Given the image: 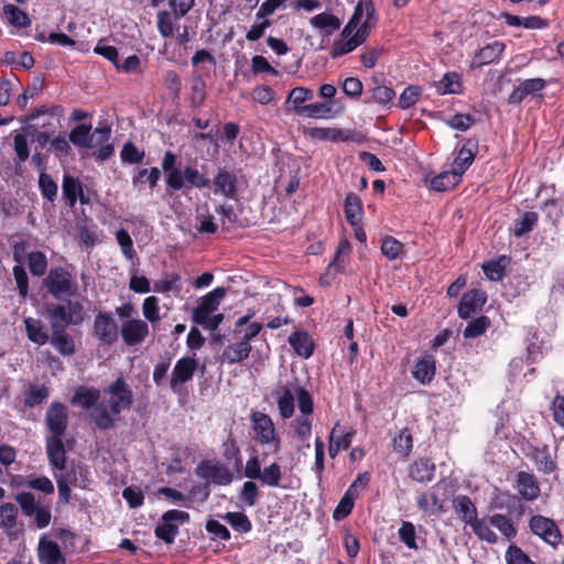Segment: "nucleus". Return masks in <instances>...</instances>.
<instances>
[{
    "instance_id": "6e6552de",
    "label": "nucleus",
    "mask_w": 564,
    "mask_h": 564,
    "mask_svg": "<svg viewBox=\"0 0 564 564\" xmlns=\"http://www.w3.org/2000/svg\"><path fill=\"white\" fill-rule=\"evenodd\" d=\"M111 130L109 127H97L91 132L90 124H78L69 133V141L76 147L85 149H94L97 145L107 143L110 138Z\"/></svg>"
},
{
    "instance_id": "0eeeda50",
    "label": "nucleus",
    "mask_w": 564,
    "mask_h": 564,
    "mask_svg": "<svg viewBox=\"0 0 564 564\" xmlns=\"http://www.w3.org/2000/svg\"><path fill=\"white\" fill-rule=\"evenodd\" d=\"M300 414L293 421L294 437L305 442L312 435L314 403L311 393L303 387L295 388Z\"/></svg>"
},
{
    "instance_id": "dca6fc26",
    "label": "nucleus",
    "mask_w": 564,
    "mask_h": 564,
    "mask_svg": "<svg viewBox=\"0 0 564 564\" xmlns=\"http://www.w3.org/2000/svg\"><path fill=\"white\" fill-rule=\"evenodd\" d=\"M94 332L102 345H112L118 340V326L110 313L99 312L96 315Z\"/></svg>"
},
{
    "instance_id": "a878e982",
    "label": "nucleus",
    "mask_w": 564,
    "mask_h": 564,
    "mask_svg": "<svg viewBox=\"0 0 564 564\" xmlns=\"http://www.w3.org/2000/svg\"><path fill=\"white\" fill-rule=\"evenodd\" d=\"M476 147V142H474L473 140H467L458 151L453 162L452 171L454 173H457L460 180L463 174L468 170V167L475 160Z\"/></svg>"
},
{
    "instance_id": "a211bd4d",
    "label": "nucleus",
    "mask_w": 564,
    "mask_h": 564,
    "mask_svg": "<svg viewBox=\"0 0 564 564\" xmlns=\"http://www.w3.org/2000/svg\"><path fill=\"white\" fill-rule=\"evenodd\" d=\"M196 474L207 481L220 486L229 485L234 478L232 473L228 468L210 462H204L198 465Z\"/></svg>"
},
{
    "instance_id": "69168bd1",
    "label": "nucleus",
    "mask_w": 564,
    "mask_h": 564,
    "mask_svg": "<svg viewBox=\"0 0 564 564\" xmlns=\"http://www.w3.org/2000/svg\"><path fill=\"white\" fill-rule=\"evenodd\" d=\"M206 85L203 80V78L197 75L192 79V87H191V104L194 107H199L203 105L206 91H205Z\"/></svg>"
},
{
    "instance_id": "9b49d317",
    "label": "nucleus",
    "mask_w": 564,
    "mask_h": 564,
    "mask_svg": "<svg viewBox=\"0 0 564 564\" xmlns=\"http://www.w3.org/2000/svg\"><path fill=\"white\" fill-rule=\"evenodd\" d=\"M51 319L63 324L78 325L83 322V305L79 302L67 301L66 304H52L47 307Z\"/></svg>"
},
{
    "instance_id": "2eb2a0df",
    "label": "nucleus",
    "mask_w": 564,
    "mask_h": 564,
    "mask_svg": "<svg viewBox=\"0 0 564 564\" xmlns=\"http://www.w3.org/2000/svg\"><path fill=\"white\" fill-rule=\"evenodd\" d=\"M213 193L228 199H236L238 196V177L226 167L218 169L213 182Z\"/></svg>"
},
{
    "instance_id": "473e14b6",
    "label": "nucleus",
    "mask_w": 564,
    "mask_h": 564,
    "mask_svg": "<svg viewBox=\"0 0 564 564\" xmlns=\"http://www.w3.org/2000/svg\"><path fill=\"white\" fill-rule=\"evenodd\" d=\"M435 466L427 458H419L409 467V476L417 482L431 481L434 477Z\"/></svg>"
},
{
    "instance_id": "aec40b11",
    "label": "nucleus",
    "mask_w": 564,
    "mask_h": 564,
    "mask_svg": "<svg viewBox=\"0 0 564 564\" xmlns=\"http://www.w3.org/2000/svg\"><path fill=\"white\" fill-rule=\"evenodd\" d=\"M46 454L51 466L58 470L66 467V451L63 443V436H46Z\"/></svg>"
},
{
    "instance_id": "ea45409f",
    "label": "nucleus",
    "mask_w": 564,
    "mask_h": 564,
    "mask_svg": "<svg viewBox=\"0 0 564 564\" xmlns=\"http://www.w3.org/2000/svg\"><path fill=\"white\" fill-rule=\"evenodd\" d=\"M184 181V187L186 188H206L212 186V182L204 174H202L196 167L185 166L182 171Z\"/></svg>"
},
{
    "instance_id": "c03bdc74",
    "label": "nucleus",
    "mask_w": 564,
    "mask_h": 564,
    "mask_svg": "<svg viewBox=\"0 0 564 564\" xmlns=\"http://www.w3.org/2000/svg\"><path fill=\"white\" fill-rule=\"evenodd\" d=\"M436 91L440 95L459 94L462 91L460 77L457 73H446L442 79L435 83Z\"/></svg>"
},
{
    "instance_id": "79ce46f5",
    "label": "nucleus",
    "mask_w": 564,
    "mask_h": 564,
    "mask_svg": "<svg viewBox=\"0 0 564 564\" xmlns=\"http://www.w3.org/2000/svg\"><path fill=\"white\" fill-rule=\"evenodd\" d=\"M310 24L324 31L326 34H332L340 26V21L337 17L330 13H319L311 18Z\"/></svg>"
},
{
    "instance_id": "39448f33",
    "label": "nucleus",
    "mask_w": 564,
    "mask_h": 564,
    "mask_svg": "<svg viewBox=\"0 0 564 564\" xmlns=\"http://www.w3.org/2000/svg\"><path fill=\"white\" fill-rule=\"evenodd\" d=\"M262 455L250 456L245 466V476L252 480H259L262 486L270 488L288 489L285 477L282 471V466L272 462L262 468Z\"/></svg>"
},
{
    "instance_id": "4c0bfd02",
    "label": "nucleus",
    "mask_w": 564,
    "mask_h": 564,
    "mask_svg": "<svg viewBox=\"0 0 564 564\" xmlns=\"http://www.w3.org/2000/svg\"><path fill=\"white\" fill-rule=\"evenodd\" d=\"M314 98L313 90L305 87H295L291 89L285 100V105L289 106V111H293L297 115L299 108H303L305 101L312 100Z\"/></svg>"
},
{
    "instance_id": "5701e85b",
    "label": "nucleus",
    "mask_w": 564,
    "mask_h": 564,
    "mask_svg": "<svg viewBox=\"0 0 564 564\" xmlns=\"http://www.w3.org/2000/svg\"><path fill=\"white\" fill-rule=\"evenodd\" d=\"M505 48L506 45L501 41H495L487 44L475 54L471 62V67H481L498 61Z\"/></svg>"
},
{
    "instance_id": "bb28decb",
    "label": "nucleus",
    "mask_w": 564,
    "mask_h": 564,
    "mask_svg": "<svg viewBox=\"0 0 564 564\" xmlns=\"http://www.w3.org/2000/svg\"><path fill=\"white\" fill-rule=\"evenodd\" d=\"M453 510L457 514L458 519L468 525L478 518L476 506L466 495H458L454 497Z\"/></svg>"
},
{
    "instance_id": "58836bf2",
    "label": "nucleus",
    "mask_w": 564,
    "mask_h": 564,
    "mask_svg": "<svg viewBox=\"0 0 564 564\" xmlns=\"http://www.w3.org/2000/svg\"><path fill=\"white\" fill-rule=\"evenodd\" d=\"M2 11L6 21L14 28L22 29L31 24L29 15L17 6L4 4Z\"/></svg>"
},
{
    "instance_id": "4d7b16f0",
    "label": "nucleus",
    "mask_w": 564,
    "mask_h": 564,
    "mask_svg": "<svg viewBox=\"0 0 564 564\" xmlns=\"http://www.w3.org/2000/svg\"><path fill=\"white\" fill-rule=\"evenodd\" d=\"M490 326V321L487 316H480L467 324L463 335L465 338H476L481 336Z\"/></svg>"
},
{
    "instance_id": "09e8293b",
    "label": "nucleus",
    "mask_w": 564,
    "mask_h": 564,
    "mask_svg": "<svg viewBox=\"0 0 564 564\" xmlns=\"http://www.w3.org/2000/svg\"><path fill=\"white\" fill-rule=\"evenodd\" d=\"M142 314L147 323L155 325L156 323L160 322V305L159 299L156 296L151 295L143 300Z\"/></svg>"
},
{
    "instance_id": "680f3d73",
    "label": "nucleus",
    "mask_w": 564,
    "mask_h": 564,
    "mask_svg": "<svg viewBox=\"0 0 564 564\" xmlns=\"http://www.w3.org/2000/svg\"><path fill=\"white\" fill-rule=\"evenodd\" d=\"M39 187L43 197L54 202L57 196V184L47 173H41L39 177Z\"/></svg>"
},
{
    "instance_id": "bf43d9fd",
    "label": "nucleus",
    "mask_w": 564,
    "mask_h": 564,
    "mask_svg": "<svg viewBox=\"0 0 564 564\" xmlns=\"http://www.w3.org/2000/svg\"><path fill=\"white\" fill-rule=\"evenodd\" d=\"M51 345L63 356H70L75 352V344L68 334L51 336Z\"/></svg>"
},
{
    "instance_id": "ddd939ff",
    "label": "nucleus",
    "mask_w": 564,
    "mask_h": 564,
    "mask_svg": "<svg viewBox=\"0 0 564 564\" xmlns=\"http://www.w3.org/2000/svg\"><path fill=\"white\" fill-rule=\"evenodd\" d=\"M45 423L50 432L47 436H64L68 425L67 408L61 402H53L45 413Z\"/></svg>"
},
{
    "instance_id": "0e129e2a",
    "label": "nucleus",
    "mask_w": 564,
    "mask_h": 564,
    "mask_svg": "<svg viewBox=\"0 0 564 564\" xmlns=\"http://www.w3.org/2000/svg\"><path fill=\"white\" fill-rule=\"evenodd\" d=\"M538 221V215L534 212L525 213L521 219L514 223L513 232L514 236L521 237L528 232H530L535 223Z\"/></svg>"
},
{
    "instance_id": "9d476101",
    "label": "nucleus",
    "mask_w": 564,
    "mask_h": 564,
    "mask_svg": "<svg viewBox=\"0 0 564 564\" xmlns=\"http://www.w3.org/2000/svg\"><path fill=\"white\" fill-rule=\"evenodd\" d=\"M533 534L540 536L550 545H557L562 540V534L555 522L543 516H533L529 522Z\"/></svg>"
},
{
    "instance_id": "a19ab883",
    "label": "nucleus",
    "mask_w": 564,
    "mask_h": 564,
    "mask_svg": "<svg viewBox=\"0 0 564 564\" xmlns=\"http://www.w3.org/2000/svg\"><path fill=\"white\" fill-rule=\"evenodd\" d=\"M489 523L496 528L502 536L511 541L517 535V529L513 525L512 521L505 514L495 513L489 517Z\"/></svg>"
},
{
    "instance_id": "c9c22d12",
    "label": "nucleus",
    "mask_w": 564,
    "mask_h": 564,
    "mask_svg": "<svg viewBox=\"0 0 564 564\" xmlns=\"http://www.w3.org/2000/svg\"><path fill=\"white\" fill-rule=\"evenodd\" d=\"M435 362V358L432 355L422 357L415 365L413 377L423 384L431 382L436 371Z\"/></svg>"
},
{
    "instance_id": "de8ad7c7",
    "label": "nucleus",
    "mask_w": 564,
    "mask_h": 564,
    "mask_svg": "<svg viewBox=\"0 0 564 564\" xmlns=\"http://www.w3.org/2000/svg\"><path fill=\"white\" fill-rule=\"evenodd\" d=\"M417 507L429 514H436L443 510V503L434 492L422 494L417 498Z\"/></svg>"
},
{
    "instance_id": "864d4df0",
    "label": "nucleus",
    "mask_w": 564,
    "mask_h": 564,
    "mask_svg": "<svg viewBox=\"0 0 564 564\" xmlns=\"http://www.w3.org/2000/svg\"><path fill=\"white\" fill-rule=\"evenodd\" d=\"M50 394L48 388L45 386L31 384L24 394V405L33 408L42 403Z\"/></svg>"
},
{
    "instance_id": "3c124183",
    "label": "nucleus",
    "mask_w": 564,
    "mask_h": 564,
    "mask_svg": "<svg viewBox=\"0 0 564 564\" xmlns=\"http://www.w3.org/2000/svg\"><path fill=\"white\" fill-rule=\"evenodd\" d=\"M508 259L500 257L497 260H491L482 264V270L486 276L491 281H500L505 276L506 263Z\"/></svg>"
},
{
    "instance_id": "7ed1b4c3",
    "label": "nucleus",
    "mask_w": 564,
    "mask_h": 564,
    "mask_svg": "<svg viewBox=\"0 0 564 564\" xmlns=\"http://www.w3.org/2000/svg\"><path fill=\"white\" fill-rule=\"evenodd\" d=\"M253 440L263 447L262 458L278 455L282 448V442L270 415L256 411L250 415Z\"/></svg>"
},
{
    "instance_id": "2f4dec72",
    "label": "nucleus",
    "mask_w": 564,
    "mask_h": 564,
    "mask_svg": "<svg viewBox=\"0 0 564 564\" xmlns=\"http://www.w3.org/2000/svg\"><path fill=\"white\" fill-rule=\"evenodd\" d=\"M344 213L347 221L351 227L361 225L362 219V203L359 196L355 193H348L345 198Z\"/></svg>"
},
{
    "instance_id": "f257e3e1",
    "label": "nucleus",
    "mask_w": 564,
    "mask_h": 564,
    "mask_svg": "<svg viewBox=\"0 0 564 564\" xmlns=\"http://www.w3.org/2000/svg\"><path fill=\"white\" fill-rule=\"evenodd\" d=\"M100 391V401L91 409L90 419L98 429L109 430L115 425L116 416L132 405L133 392L123 377H118Z\"/></svg>"
},
{
    "instance_id": "603ef678",
    "label": "nucleus",
    "mask_w": 564,
    "mask_h": 564,
    "mask_svg": "<svg viewBox=\"0 0 564 564\" xmlns=\"http://www.w3.org/2000/svg\"><path fill=\"white\" fill-rule=\"evenodd\" d=\"M381 252L389 260H395L404 254V246L394 237L387 236L381 242Z\"/></svg>"
},
{
    "instance_id": "49530a36",
    "label": "nucleus",
    "mask_w": 564,
    "mask_h": 564,
    "mask_svg": "<svg viewBox=\"0 0 564 564\" xmlns=\"http://www.w3.org/2000/svg\"><path fill=\"white\" fill-rule=\"evenodd\" d=\"M393 449L402 457H408L412 452L413 437L408 427L400 430L397 436L392 440Z\"/></svg>"
},
{
    "instance_id": "393cba45",
    "label": "nucleus",
    "mask_w": 564,
    "mask_h": 564,
    "mask_svg": "<svg viewBox=\"0 0 564 564\" xmlns=\"http://www.w3.org/2000/svg\"><path fill=\"white\" fill-rule=\"evenodd\" d=\"M546 83L542 78H531L522 80L509 95L510 104H519L527 96L541 91L545 88Z\"/></svg>"
},
{
    "instance_id": "20e7f679",
    "label": "nucleus",
    "mask_w": 564,
    "mask_h": 564,
    "mask_svg": "<svg viewBox=\"0 0 564 564\" xmlns=\"http://www.w3.org/2000/svg\"><path fill=\"white\" fill-rule=\"evenodd\" d=\"M226 296V289L216 288L199 299L198 305L193 310L192 319L195 324L202 325L209 330H216L224 321V314H214L223 299Z\"/></svg>"
},
{
    "instance_id": "f8f14e48",
    "label": "nucleus",
    "mask_w": 564,
    "mask_h": 564,
    "mask_svg": "<svg viewBox=\"0 0 564 564\" xmlns=\"http://www.w3.org/2000/svg\"><path fill=\"white\" fill-rule=\"evenodd\" d=\"M150 334L149 324L141 318L124 321L120 327V336L127 346L142 344Z\"/></svg>"
},
{
    "instance_id": "4be33fe9",
    "label": "nucleus",
    "mask_w": 564,
    "mask_h": 564,
    "mask_svg": "<svg viewBox=\"0 0 564 564\" xmlns=\"http://www.w3.org/2000/svg\"><path fill=\"white\" fill-rule=\"evenodd\" d=\"M176 155L170 151L165 152L162 160V169L166 174V184L170 188L178 191L184 188L182 171L175 166Z\"/></svg>"
},
{
    "instance_id": "052dcab7",
    "label": "nucleus",
    "mask_w": 564,
    "mask_h": 564,
    "mask_svg": "<svg viewBox=\"0 0 564 564\" xmlns=\"http://www.w3.org/2000/svg\"><path fill=\"white\" fill-rule=\"evenodd\" d=\"M15 500L25 517H32L41 507V505L36 502L35 496L29 491L19 492L15 496Z\"/></svg>"
},
{
    "instance_id": "c756f323",
    "label": "nucleus",
    "mask_w": 564,
    "mask_h": 564,
    "mask_svg": "<svg viewBox=\"0 0 564 564\" xmlns=\"http://www.w3.org/2000/svg\"><path fill=\"white\" fill-rule=\"evenodd\" d=\"M100 397L101 391L99 389L79 387L72 398V403L90 412L94 406L98 405Z\"/></svg>"
},
{
    "instance_id": "e433bc0d",
    "label": "nucleus",
    "mask_w": 564,
    "mask_h": 564,
    "mask_svg": "<svg viewBox=\"0 0 564 564\" xmlns=\"http://www.w3.org/2000/svg\"><path fill=\"white\" fill-rule=\"evenodd\" d=\"M23 322L25 325L28 338L31 341L40 346H43L48 341L50 337L43 326V323L40 319L25 317Z\"/></svg>"
},
{
    "instance_id": "f3484780",
    "label": "nucleus",
    "mask_w": 564,
    "mask_h": 564,
    "mask_svg": "<svg viewBox=\"0 0 564 564\" xmlns=\"http://www.w3.org/2000/svg\"><path fill=\"white\" fill-rule=\"evenodd\" d=\"M487 302V294L482 290L474 289L462 296L457 313L463 319H468L477 312L481 311Z\"/></svg>"
},
{
    "instance_id": "338daca9",
    "label": "nucleus",
    "mask_w": 564,
    "mask_h": 564,
    "mask_svg": "<svg viewBox=\"0 0 564 564\" xmlns=\"http://www.w3.org/2000/svg\"><path fill=\"white\" fill-rule=\"evenodd\" d=\"M225 519L235 530L242 533L249 532L252 528L249 518L242 512H228Z\"/></svg>"
},
{
    "instance_id": "a18cd8bd",
    "label": "nucleus",
    "mask_w": 564,
    "mask_h": 564,
    "mask_svg": "<svg viewBox=\"0 0 564 564\" xmlns=\"http://www.w3.org/2000/svg\"><path fill=\"white\" fill-rule=\"evenodd\" d=\"M460 181L457 173L452 170L444 171L431 180V187L436 192H445L454 188Z\"/></svg>"
},
{
    "instance_id": "423d86ee",
    "label": "nucleus",
    "mask_w": 564,
    "mask_h": 564,
    "mask_svg": "<svg viewBox=\"0 0 564 564\" xmlns=\"http://www.w3.org/2000/svg\"><path fill=\"white\" fill-rule=\"evenodd\" d=\"M47 292L56 300H69L78 291L76 278L65 268H53L44 280Z\"/></svg>"
},
{
    "instance_id": "8fccbe9b",
    "label": "nucleus",
    "mask_w": 564,
    "mask_h": 564,
    "mask_svg": "<svg viewBox=\"0 0 564 564\" xmlns=\"http://www.w3.org/2000/svg\"><path fill=\"white\" fill-rule=\"evenodd\" d=\"M332 111V106L326 102H315L305 105L303 108H299L297 115L308 118H328Z\"/></svg>"
},
{
    "instance_id": "f03ea898",
    "label": "nucleus",
    "mask_w": 564,
    "mask_h": 564,
    "mask_svg": "<svg viewBox=\"0 0 564 564\" xmlns=\"http://www.w3.org/2000/svg\"><path fill=\"white\" fill-rule=\"evenodd\" d=\"M375 4L371 0H360L355 12L340 33V39L335 41L330 51L333 57L348 54L361 45L373 24Z\"/></svg>"
},
{
    "instance_id": "4468645a",
    "label": "nucleus",
    "mask_w": 564,
    "mask_h": 564,
    "mask_svg": "<svg viewBox=\"0 0 564 564\" xmlns=\"http://www.w3.org/2000/svg\"><path fill=\"white\" fill-rule=\"evenodd\" d=\"M18 507L12 502L0 506V529L10 539H18L23 534V524L19 521Z\"/></svg>"
},
{
    "instance_id": "e2e57ef3",
    "label": "nucleus",
    "mask_w": 564,
    "mask_h": 564,
    "mask_svg": "<svg viewBox=\"0 0 564 564\" xmlns=\"http://www.w3.org/2000/svg\"><path fill=\"white\" fill-rule=\"evenodd\" d=\"M180 280L181 276L178 273H167L162 279L154 282L153 291L159 293H169L176 290L178 292L180 289L176 288V284L180 282Z\"/></svg>"
},
{
    "instance_id": "c85d7f7f",
    "label": "nucleus",
    "mask_w": 564,
    "mask_h": 564,
    "mask_svg": "<svg viewBox=\"0 0 564 564\" xmlns=\"http://www.w3.org/2000/svg\"><path fill=\"white\" fill-rule=\"evenodd\" d=\"M289 344L295 354L303 359H308L314 352V341L306 332L296 330L292 333L289 337Z\"/></svg>"
},
{
    "instance_id": "cd10ccee",
    "label": "nucleus",
    "mask_w": 564,
    "mask_h": 564,
    "mask_svg": "<svg viewBox=\"0 0 564 564\" xmlns=\"http://www.w3.org/2000/svg\"><path fill=\"white\" fill-rule=\"evenodd\" d=\"M517 490L525 500H534L540 495V487L533 474L519 471L517 474Z\"/></svg>"
},
{
    "instance_id": "1a4fd4ad",
    "label": "nucleus",
    "mask_w": 564,
    "mask_h": 564,
    "mask_svg": "<svg viewBox=\"0 0 564 564\" xmlns=\"http://www.w3.org/2000/svg\"><path fill=\"white\" fill-rule=\"evenodd\" d=\"M197 368L198 360L195 355L178 359L172 370L170 379V388L172 391L174 393H180L183 386L192 380Z\"/></svg>"
},
{
    "instance_id": "7c9ffc66",
    "label": "nucleus",
    "mask_w": 564,
    "mask_h": 564,
    "mask_svg": "<svg viewBox=\"0 0 564 564\" xmlns=\"http://www.w3.org/2000/svg\"><path fill=\"white\" fill-rule=\"evenodd\" d=\"M528 456L535 464L536 468L544 474H551L556 469V462L546 445L533 447Z\"/></svg>"
},
{
    "instance_id": "f704fd0d",
    "label": "nucleus",
    "mask_w": 564,
    "mask_h": 564,
    "mask_svg": "<svg viewBox=\"0 0 564 564\" xmlns=\"http://www.w3.org/2000/svg\"><path fill=\"white\" fill-rule=\"evenodd\" d=\"M62 192L70 207L75 206L78 198L82 203H85L80 182L68 174H65L63 177Z\"/></svg>"
},
{
    "instance_id": "412c9836",
    "label": "nucleus",
    "mask_w": 564,
    "mask_h": 564,
    "mask_svg": "<svg viewBox=\"0 0 564 564\" xmlns=\"http://www.w3.org/2000/svg\"><path fill=\"white\" fill-rule=\"evenodd\" d=\"M355 435V431L346 432L339 423H336L329 434L328 454L335 458L341 449H347Z\"/></svg>"
},
{
    "instance_id": "b1692460",
    "label": "nucleus",
    "mask_w": 564,
    "mask_h": 564,
    "mask_svg": "<svg viewBox=\"0 0 564 564\" xmlns=\"http://www.w3.org/2000/svg\"><path fill=\"white\" fill-rule=\"evenodd\" d=\"M297 386H295L293 388V390L290 389L289 387H279L274 391L278 410H279V413L282 419H290L294 414L295 398H296L295 388Z\"/></svg>"
},
{
    "instance_id": "6e6d98bb",
    "label": "nucleus",
    "mask_w": 564,
    "mask_h": 564,
    "mask_svg": "<svg viewBox=\"0 0 564 564\" xmlns=\"http://www.w3.org/2000/svg\"><path fill=\"white\" fill-rule=\"evenodd\" d=\"M30 272L35 276H42L47 269L46 256L41 251H32L28 254Z\"/></svg>"
},
{
    "instance_id": "6ab92c4d",
    "label": "nucleus",
    "mask_w": 564,
    "mask_h": 564,
    "mask_svg": "<svg viewBox=\"0 0 564 564\" xmlns=\"http://www.w3.org/2000/svg\"><path fill=\"white\" fill-rule=\"evenodd\" d=\"M37 558L40 564H66L59 545L46 536H42L39 541Z\"/></svg>"
},
{
    "instance_id": "5fc2aeb1",
    "label": "nucleus",
    "mask_w": 564,
    "mask_h": 564,
    "mask_svg": "<svg viewBox=\"0 0 564 564\" xmlns=\"http://www.w3.org/2000/svg\"><path fill=\"white\" fill-rule=\"evenodd\" d=\"M307 134L318 140L344 141L347 139L345 131L336 128H311Z\"/></svg>"
},
{
    "instance_id": "13d9d810",
    "label": "nucleus",
    "mask_w": 564,
    "mask_h": 564,
    "mask_svg": "<svg viewBox=\"0 0 564 564\" xmlns=\"http://www.w3.org/2000/svg\"><path fill=\"white\" fill-rule=\"evenodd\" d=\"M115 236L118 245L120 246L122 254L126 257V259L133 261L137 253L133 248V241L129 232L126 229L121 228L116 231Z\"/></svg>"
},
{
    "instance_id": "774afa93",
    "label": "nucleus",
    "mask_w": 564,
    "mask_h": 564,
    "mask_svg": "<svg viewBox=\"0 0 564 564\" xmlns=\"http://www.w3.org/2000/svg\"><path fill=\"white\" fill-rule=\"evenodd\" d=\"M505 557L507 564H534L527 553L513 544L507 549Z\"/></svg>"
},
{
    "instance_id": "37998d69",
    "label": "nucleus",
    "mask_w": 564,
    "mask_h": 564,
    "mask_svg": "<svg viewBox=\"0 0 564 564\" xmlns=\"http://www.w3.org/2000/svg\"><path fill=\"white\" fill-rule=\"evenodd\" d=\"M469 527L479 540L489 544L498 543V535L491 530L490 527L492 525L489 523V518H477Z\"/></svg>"
},
{
    "instance_id": "72a5a7b5",
    "label": "nucleus",
    "mask_w": 564,
    "mask_h": 564,
    "mask_svg": "<svg viewBox=\"0 0 564 564\" xmlns=\"http://www.w3.org/2000/svg\"><path fill=\"white\" fill-rule=\"evenodd\" d=\"M251 351V345L247 341H238L229 345L221 354L220 361L230 365L241 362L247 359Z\"/></svg>"
}]
</instances>
